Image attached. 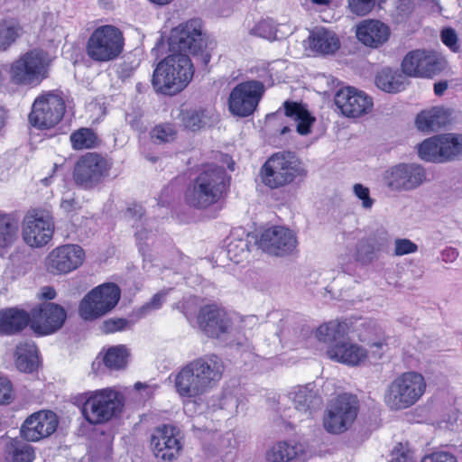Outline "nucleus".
<instances>
[{"label": "nucleus", "instance_id": "nucleus-12", "mask_svg": "<svg viewBox=\"0 0 462 462\" xmlns=\"http://www.w3.org/2000/svg\"><path fill=\"white\" fill-rule=\"evenodd\" d=\"M22 237L26 245L40 249L51 243L55 233V223L51 212L32 208L26 212L22 223Z\"/></svg>", "mask_w": 462, "mask_h": 462}, {"label": "nucleus", "instance_id": "nucleus-15", "mask_svg": "<svg viewBox=\"0 0 462 462\" xmlns=\"http://www.w3.org/2000/svg\"><path fill=\"white\" fill-rule=\"evenodd\" d=\"M418 155L430 162L453 161L462 155V136L444 134L430 137L418 145Z\"/></svg>", "mask_w": 462, "mask_h": 462}, {"label": "nucleus", "instance_id": "nucleus-2", "mask_svg": "<svg viewBox=\"0 0 462 462\" xmlns=\"http://www.w3.org/2000/svg\"><path fill=\"white\" fill-rule=\"evenodd\" d=\"M224 363L215 355H206L196 358L178 373L175 387L182 397H198L213 389L221 380Z\"/></svg>", "mask_w": 462, "mask_h": 462}, {"label": "nucleus", "instance_id": "nucleus-29", "mask_svg": "<svg viewBox=\"0 0 462 462\" xmlns=\"http://www.w3.org/2000/svg\"><path fill=\"white\" fill-rule=\"evenodd\" d=\"M391 35L390 27L375 19L361 21L356 29V39L365 47L377 49L383 45Z\"/></svg>", "mask_w": 462, "mask_h": 462}, {"label": "nucleus", "instance_id": "nucleus-59", "mask_svg": "<svg viewBox=\"0 0 462 462\" xmlns=\"http://www.w3.org/2000/svg\"><path fill=\"white\" fill-rule=\"evenodd\" d=\"M56 296L54 289L51 287H43L41 291V297L46 300H52Z\"/></svg>", "mask_w": 462, "mask_h": 462}, {"label": "nucleus", "instance_id": "nucleus-60", "mask_svg": "<svg viewBox=\"0 0 462 462\" xmlns=\"http://www.w3.org/2000/svg\"><path fill=\"white\" fill-rule=\"evenodd\" d=\"M448 88L447 81H439L434 84V93L437 96H441Z\"/></svg>", "mask_w": 462, "mask_h": 462}, {"label": "nucleus", "instance_id": "nucleus-16", "mask_svg": "<svg viewBox=\"0 0 462 462\" xmlns=\"http://www.w3.org/2000/svg\"><path fill=\"white\" fill-rule=\"evenodd\" d=\"M357 411L358 404L355 396L339 395L328 406L323 417V427L328 433L341 434L351 427Z\"/></svg>", "mask_w": 462, "mask_h": 462}, {"label": "nucleus", "instance_id": "nucleus-43", "mask_svg": "<svg viewBox=\"0 0 462 462\" xmlns=\"http://www.w3.org/2000/svg\"><path fill=\"white\" fill-rule=\"evenodd\" d=\"M151 140L155 144L173 142L177 137V130L171 123L156 125L150 132Z\"/></svg>", "mask_w": 462, "mask_h": 462}, {"label": "nucleus", "instance_id": "nucleus-35", "mask_svg": "<svg viewBox=\"0 0 462 462\" xmlns=\"http://www.w3.org/2000/svg\"><path fill=\"white\" fill-rule=\"evenodd\" d=\"M20 221L14 213H0V248L8 249L19 239Z\"/></svg>", "mask_w": 462, "mask_h": 462}, {"label": "nucleus", "instance_id": "nucleus-27", "mask_svg": "<svg viewBox=\"0 0 462 462\" xmlns=\"http://www.w3.org/2000/svg\"><path fill=\"white\" fill-rule=\"evenodd\" d=\"M286 399L293 405L294 415H298L300 420L301 417L310 418L312 411L321 405V399L312 383L293 387Z\"/></svg>", "mask_w": 462, "mask_h": 462}, {"label": "nucleus", "instance_id": "nucleus-41", "mask_svg": "<svg viewBox=\"0 0 462 462\" xmlns=\"http://www.w3.org/2000/svg\"><path fill=\"white\" fill-rule=\"evenodd\" d=\"M180 118L185 129L196 132L206 125L207 110L202 107H191L181 110Z\"/></svg>", "mask_w": 462, "mask_h": 462}, {"label": "nucleus", "instance_id": "nucleus-5", "mask_svg": "<svg viewBox=\"0 0 462 462\" xmlns=\"http://www.w3.org/2000/svg\"><path fill=\"white\" fill-rule=\"evenodd\" d=\"M171 50L177 53L190 54L208 66L211 60L208 38L199 18H191L172 28L169 37Z\"/></svg>", "mask_w": 462, "mask_h": 462}, {"label": "nucleus", "instance_id": "nucleus-62", "mask_svg": "<svg viewBox=\"0 0 462 462\" xmlns=\"http://www.w3.org/2000/svg\"><path fill=\"white\" fill-rule=\"evenodd\" d=\"M142 208L138 204H134L133 208H129L127 214L134 217V214L141 215Z\"/></svg>", "mask_w": 462, "mask_h": 462}, {"label": "nucleus", "instance_id": "nucleus-21", "mask_svg": "<svg viewBox=\"0 0 462 462\" xmlns=\"http://www.w3.org/2000/svg\"><path fill=\"white\" fill-rule=\"evenodd\" d=\"M197 323L199 328L210 337L224 338L233 331V322L229 315L216 305L200 308Z\"/></svg>", "mask_w": 462, "mask_h": 462}, {"label": "nucleus", "instance_id": "nucleus-18", "mask_svg": "<svg viewBox=\"0 0 462 462\" xmlns=\"http://www.w3.org/2000/svg\"><path fill=\"white\" fill-rule=\"evenodd\" d=\"M257 244L269 254L286 256L296 251L299 242L295 231L283 226H273L262 232Z\"/></svg>", "mask_w": 462, "mask_h": 462}, {"label": "nucleus", "instance_id": "nucleus-20", "mask_svg": "<svg viewBox=\"0 0 462 462\" xmlns=\"http://www.w3.org/2000/svg\"><path fill=\"white\" fill-rule=\"evenodd\" d=\"M401 66L405 76L413 78L431 79L443 69L441 59L435 52L425 50L409 51Z\"/></svg>", "mask_w": 462, "mask_h": 462}, {"label": "nucleus", "instance_id": "nucleus-42", "mask_svg": "<svg viewBox=\"0 0 462 462\" xmlns=\"http://www.w3.org/2000/svg\"><path fill=\"white\" fill-rule=\"evenodd\" d=\"M128 353L125 346H116L110 347L105 356L104 364L111 370H118L124 368L126 365Z\"/></svg>", "mask_w": 462, "mask_h": 462}, {"label": "nucleus", "instance_id": "nucleus-24", "mask_svg": "<svg viewBox=\"0 0 462 462\" xmlns=\"http://www.w3.org/2000/svg\"><path fill=\"white\" fill-rule=\"evenodd\" d=\"M66 317L61 306L45 302L32 311V328L40 334H51L62 327Z\"/></svg>", "mask_w": 462, "mask_h": 462}, {"label": "nucleus", "instance_id": "nucleus-23", "mask_svg": "<svg viewBox=\"0 0 462 462\" xmlns=\"http://www.w3.org/2000/svg\"><path fill=\"white\" fill-rule=\"evenodd\" d=\"M335 104L344 116L353 118L368 114L373 107L372 98L353 87L340 88L336 93Z\"/></svg>", "mask_w": 462, "mask_h": 462}, {"label": "nucleus", "instance_id": "nucleus-7", "mask_svg": "<svg viewBox=\"0 0 462 462\" xmlns=\"http://www.w3.org/2000/svg\"><path fill=\"white\" fill-rule=\"evenodd\" d=\"M427 383L418 372H405L394 378L387 386L383 401L391 411H402L417 403L424 395Z\"/></svg>", "mask_w": 462, "mask_h": 462}, {"label": "nucleus", "instance_id": "nucleus-64", "mask_svg": "<svg viewBox=\"0 0 462 462\" xmlns=\"http://www.w3.org/2000/svg\"><path fill=\"white\" fill-rule=\"evenodd\" d=\"M311 2L316 5H329L331 0H311Z\"/></svg>", "mask_w": 462, "mask_h": 462}, {"label": "nucleus", "instance_id": "nucleus-6", "mask_svg": "<svg viewBox=\"0 0 462 462\" xmlns=\"http://www.w3.org/2000/svg\"><path fill=\"white\" fill-rule=\"evenodd\" d=\"M306 175L307 171L301 160L290 151L273 153L260 170L262 181L271 189L284 187Z\"/></svg>", "mask_w": 462, "mask_h": 462}, {"label": "nucleus", "instance_id": "nucleus-1", "mask_svg": "<svg viewBox=\"0 0 462 462\" xmlns=\"http://www.w3.org/2000/svg\"><path fill=\"white\" fill-rule=\"evenodd\" d=\"M50 62L46 51L32 49L12 62L0 65V92L12 93L19 87H38L49 78Z\"/></svg>", "mask_w": 462, "mask_h": 462}, {"label": "nucleus", "instance_id": "nucleus-19", "mask_svg": "<svg viewBox=\"0 0 462 462\" xmlns=\"http://www.w3.org/2000/svg\"><path fill=\"white\" fill-rule=\"evenodd\" d=\"M85 258V251L80 245L66 244L53 248L47 254L44 264L52 274H67L79 268Z\"/></svg>", "mask_w": 462, "mask_h": 462}, {"label": "nucleus", "instance_id": "nucleus-39", "mask_svg": "<svg viewBox=\"0 0 462 462\" xmlns=\"http://www.w3.org/2000/svg\"><path fill=\"white\" fill-rule=\"evenodd\" d=\"M37 349L33 343L25 342L17 346L15 351V365L24 373L34 371L37 366Z\"/></svg>", "mask_w": 462, "mask_h": 462}, {"label": "nucleus", "instance_id": "nucleus-38", "mask_svg": "<svg viewBox=\"0 0 462 462\" xmlns=\"http://www.w3.org/2000/svg\"><path fill=\"white\" fill-rule=\"evenodd\" d=\"M7 462H32L34 459L32 447L20 439H9L5 442Z\"/></svg>", "mask_w": 462, "mask_h": 462}, {"label": "nucleus", "instance_id": "nucleus-45", "mask_svg": "<svg viewBox=\"0 0 462 462\" xmlns=\"http://www.w3.org/2000/svg\"><path fill=\"white\" fill-rule=\"evenodd\" d=\"M376 0H348L350 12L358 16L368 14L374 7Z\"/></svg>", "mask_w": 462, "mask_h": 462}, {"label": "nucleus", "instance_id": "nucleus-57", "mask_svg": "<svg viewBox=\"0 0 462 462\" xmlns=\"http://www.w3.org/2000/svg\"><path fill=\"white\" fill-rule=\"evenodd\" d=\"M134 389L140 392L141 398H149L153 393V389L151 386L139 382L134 384Z\"/></svg>", "mask_w": 462, "mask_h": 462}, {"label": "nucleus", "instance_id": "nucleus-36", "mask_svg": "<svg viewBox=\"0 0 462 462\" xmlns=\"http://www.w3.org/2000/svg\"><path fill=\"white\" fill-rule=\"evenodd\" d=\"M30 321L29 315L18 309L0 312V334H14L24 328Z\"/></svg>", "mask_w": 462, "mask_h": 462}, {"label": "nucleus", "instance_id": "nucleus-55", "mask_svg": "<svg viewBox=\"0 0 462 462\" xmlns=\"http://www.w3.org/2000/svg\"><path fill=\"white\" fill-rule=\"evenodd\" d=\"M385 347V343L383 340H378L370 345L371 356L374 359H378L382 356Z\"/></svg>", "mask_w": 462, "mask_h": 462}, {"label": "nucleus", "instance_id": "nucleus-56", "mask_svg": "<svg viewBox=\"0 0 462 462\" xmlns=\"http://www.w3.org/2000/svg\"><path fill=\"white\" fill-rule=\"evenodd\" d=\"M223 409H229L231 412L236 411L237 409V399L234 396H226L221 402Z\"/></svg>", "mask_w": 462, "mask_h": 462}, {"label": "nucleus", "instance_id": "nucleus-37", "mask_svg": "<svg viewBox=\"0 0 462 462\" xmlns=\"http://www.w3.org/2000/svg\"><path fill=\"white\" fill-rule=\"evenodd\" d=\"M71 148L75 151L91 150L100 146L102 140L90 127H79L69 135Z\"/></svg>", "mask_w": 462, "mask_h": 462}, {"label": "nucleus", "instance_id": "nucleus-44", "mask_svg": "<svg viewBox=\"0 0 462 462\" xmlns=\"http://www.w3.org/2000/svg\"><path fill=\"white\" fill-rule=\"evenodd\" d=\"M333 279L334 273L332 270H315L310 273L305 283L308 286L320 285L327 288L328 282Z\"/></svg>", "mask_w": 462, "mask_h": 462}, {"label": "nucleus", "instance_id": "nucleus-10", "mask_svg": "<svg viewBox=\"0 0 462 462\" xmlns=\"http://www.w3.org/2000/svg\"><path fill=\"white\" fill-rule=\"evenodd\" d=\"M66 102L61 90L43 91L34 99L28 120L38 130H50L63 118Z\"/></svg>", "mask_w": 462, "mask_h": 462}, {"label": "nucleus", "instance_id": "nucleus-28", "mask_svg": "<svg viewBox=\"0 0 462 462\" xmlns=\"http://www.w3.org/2000/svg\"><path fill=\"white\" fill-rule=\"evenodd\" d=\"M426 180L425 169L415 163H400L392 168L389 186L396 189H413Z\"/></svg>", "mask_w": 462, "mask_h": 462}, {"label": "nucleus", "instance_id": "nucleus-3", "mask_svg": "<svg viewBox=\"0 0 462 462\" xmlns=\"http://www.w3.org/2000/svg\"><path fill=\"white\" fill-rule=\"evenodd\" d=\"M347 333L346 322L333 320L320 325L316 331V337L328 345L326 354L329 359L348 366L361 365L367 360L368 352L360 345L348 340Z\"/></svg>", "mask_w": 462, "mask_h": 462}, {"label": "nucleus", "instance_id": "nucleus-58", "mask_svg": "<svg viewBox=\"0 0 462 462\" xmlns=\"http://www.w3.org/2000/svg\"><path fill=\"white\" fill-rule=\"evenodd\" d=\"M457 255L458 253L453 248H448L442 254L443 260L446 262H453L455 259H457Z\"/></svg>", "mask_w": 462, "mask_h": 462}, {"label": "nucleus", "instance_id": "nucleus-8", "mask_svg": "<svg viewBox=\"0 0 462 462\" xmlns=\"http://www.w3.org/2000/svg\"><path fill=\"white\" fill-rule=\"evenodd\" d=\"M230 182L231 177L223 167L204 164L189 189L199 202H218L227 196Z\"/></svg>", "mask_w": 462, "mask_h": 462}, {"label": "nucleus", "instance_id": "nucleus-61", "mask_svg": "<svg viewBox=\"0 0 462 462\" xmlns=\"http://www.w3.org/2000/svg\"><path fill=\"white\" fill-rule=\"evenodd\" d=\"M6 119V110L0 106V130L5 126Z\"/></svg>", "mask_w": 462, "mask_h": 462}, {"label": "nucleus", "instance_id": "nucleus-9", "mask_svg": "<svg viewBox=\"0 0 462 462\" xmlns=\"http://www.w3.org/2000/svg\"><path fill=\"white\" fill-rule=\"evenodd\" d=\"M123 32L112 24L97 26L89 35L86 51L97 62H108L117 59L124 51Z\"/></svg>", "mask_w": 462, "mask_h": 462}, {"label": "nucleus", "instance_id": "nucleus-4", "mask_svg": "<svg viewBox=\"0 0 462 462\" xmlns=\"http://www.w3.org/2000/svg\"><path fill=\"white\" fill-rule=\"evenodd\" d=\"M194 73L189 55L175 52L158 62L152 72V85L158 94L174 96L188 87Z\"/></svg>", "mask_w": 462, "mask_h": 462}, {"label": "nucleus", "instance_id": "nucleus-51", "mask_svg": "<svg viewBox=\"0 0 462 462\" xmlns=\"http://www.w3.org/2000/svg\"><path fill=\"white\" fill-rule=\"evenodd\" d=\"M420 462H457V459L449 452L436 451L424 456Z\"/></svg>", "mask_w": 462, "mask_h": 462}, {"label": "nucleus", "instance_id": "nucleus-25", "mask_svg": "<svg viewBox=\"0 0 462 462\" xmlns=\"http://www.w3.org/2000/svg\"><path fill=\"white\" fill-rule=\"evenodd\" d=\"M57 426L58 419L54 412L40 411L24 420L20 431L25 440L35 442L51 436Z\"/></svg>", "mask_w": 462, "mask_h": 462}, {"label": "nucleus", "instance_id": "nucleus-63", "mask_svg": "<svg viewBox=\"0 0 462 462\" xmlns=\"http://www.w3.org/2000/svg\"><path fill=\"white\" fill-rule=\"evenodd\" d=\"M148 1L153 5L163 6V5H167L171 4L174 0H148Z\"/></svg>", "mask_w": 462, "mask_h": 462}, {"label": "nucleus", "instance_id": "nucleus-17", "mask_svg": "<svg viewBox=\"0 0 462 462\" xmlns=\"http://www.w3.org/2000/svg\"><path fill=\"white\" fill-rule=\"evenodd\" d=\"M263 92L264 86L258 80H246L237 84L228 97L227 105L230 113L238 117L253 115Z\"/></svg>", "mask_w": 462, "mask_h": 462}, {"label": "nucleus", "instance_id": "nucleus-11", "mask_svg": "<svg viewBox=\"0 0 462 462\" xmlns=\"http://www.w3.org/2000/svg\"><path fill=\"white\" fill-rule=\"evenodd\" d=\"M123 406V396L114 389L105 388L88 393L82 414L90 424H103L118 415Z\"/></svg>", "mask_w": 462, "mask_h": 462}, {"label": "nucleus", "instance_id": "nucleus-50", "mask_svg": "<svg viewBox=\"0 0 462 462\" xmlns=\"http://www.w3.org/2000/svg\"><path fill=\"white\" fill-rule=\"evenodd\" d=\"M441 41L452 51H458L457 36L454 29L445 28L441 31Z\"/></svg>", "mask_w": 462, "mask_h": 462}, {"label": "nucleus", "instance_id": "nucleus-48", "mask_svg": "<svg viewBox=\"0 0 462 462\" xmlns=\"http://www.w3.org/2000/svg\"><path fill=\"white\" fill-rule=\"evenodd\" d=\"M128 325V321L125 319H109L105 320L100 328L104 333H115L125 329Z\"/></svg>", "mask_w": 462, "mask_h": 462}, {"label": "nucleus", "instance_id": "nucleus-22", "mask_svg": "<svg viewBox=\"0 0 462 462\" xmlns=\"http://www.w3.org/2000/svg\"><path fill=\"white\" fill-rule=\"evenodd\" d=\"M151 449L157 459L172 461L180 452L179 430L172 425L154 429L151 435Z\"/></svg>", "mask_w": 462, "mask_h": 462}, {"label": "nucleus", "instance_id": "nucleus-53", "mask_svg": "<svg viewBox=\"0 0 462 462\" xmlns=\"http://www.w3.org/2000/svg\"><path fill=\"white\" fill-rule=\"evenodd\" d=\"M167 291H162L158 293H156L152 300L143 306V310H158L162 307L165 297H166Z\"/></svg>", "mask_w": 462, "mask_h": 462}, {"label": "nucleus", "instance_id": "nucleus-33", "mask_svg": "<svg viewBox=\"0 0 462 462\" xmlns=\"http://www.w3.org/2000/svg\"><path fill=\"white\" fill-rule=\"evenodd\" d=\"M310 45L317 53L330 55L340 48V41L333 31L319 28L310 34Z\"/></svg>", "mask_w": 462, "mask_h": 462}, {"label": "nucleus", "instance_id": "nucleus-30", "mask_svg": "<svg viewBox=\"0 0 462 462\" xmlns=\"http://www.w3.org/2000/svg\"><path fill=\"white\" fill-rule=\"evenodd\" d=\"M284 115L297 122L296 131L300 135H307L311 132L315 117L301 103L286 100L283 102Z\"/></svg>", "mask_w": 462, "mask_h": 462}, {"label": "nucleus", "instance_id": "nucleus-32", "mask_svg": "<svg viewBox=\"0 0 462 462\" xmlns=\"http://www.w3.org/2000/svg\"><path fill=\"white\" fill-rule=\"evenodd\" d=\"M247 233L243 228L234 229L226 240V255L235 263L244 262L249 256Z\"/></svg>", "mask_w": 462, "mask_h": 462}, {"label": "nucleus", "instance_id": "nucleus-26", "mask_svg": "<svg viewBox=\"0 0 462 462\" xmlns=\"http://www.w3.org/2000/svg\"><path fill=\"white\" fill-rule=\"evenodd\" d=\"M311 457L309 445L295 439L281 440L265 453L266 462H302Z\"/></svg>", "mask_w": 462, "mask_h": 462}, {"label": "nucleus", "instance_id": "nucleus-52", "mask_svg": "<svg viewBox=\"0 0 462 462\" xmlns=\"http://www.w3.org/2000/svg\"><path fill=\"white\" fill-rule=\"evenodd\" d=\"M254 34L263 37L270 38L273 34V27L269 21L261 20L259 21L253 29Z\"/></svg>", "mask_w": 462, "mask_h": 462}, {"label": "nucleus", "instance_id": "nucleus-40", "mask_svg": "<svg viewBox=\"0 0 462 462\" xmlns=\"http://www.w3.org/2000/svg\"><path fill=\"white\" fill-rule=\"evenodd\" d=\"M23 33V28L15 18L0 21V51L8 50Z\"/></svg>", "mask_w": 462, "mask_h": 462}, {"label": "nucleus", "instance_id": "nucleus-54", "mask_svg": "<svg viewBox=\"0 0 462 462\" xmlns=\"http://www.w3.org/2000/svg\"><path fill=\"white\" fill-rule=\"evenodd\" d=\"M354 194L357 199H359L362 202H374L370 198V190L367 187L363 184L356 183L353 187Z\"/></svg>", "mask_w": 462, "mask_h": 462}, {"label": "nucleus", "instance_id": "nucleus-31", "mask_svg": "<svg viewBox=\"0 0 462 462\" xmlns=\"http://www.w3.org/2000/svg\"><path fill=\"white\" fill-rule=\"evenodd\" d=\"M450 122V113L440 107H433L419 113L415 119L417 128L421 132H434Z\"/></svg>", "mask_w": 462, "mask_h": 462}, {"label": "nucleus", "instance_id": "nucleus-47", "mask_svg": "<svg viewBox=\"0 0 462 462\" xmlns=\"http://www.w3.org/2000/svg\"><path fill=\"white\" fill-rule=\"evenodd\" d=\"M390 462H412L411 452L405 445L398 443L391 452Z\"/></svg>", "mask_w": 462, "mask_h": 462}, {"label": "nucleus", "instance_id": "nucleus-46", "mask_svg": "<svg viewBox=\"0 0 462 462\" xmlns=\"http://www.w3.org/2000/svg\"><path fill=\"white\" fill-rule=\"evenodd\" d=\"M418 245L407 238H397L394 240L393 253L397 256H402L417 252Z\"/></svg>", "mask_w": 462, "mask_h": 462}, {"label": "nucleus", "instance_id": "nucleus-14", "mask_svg": "<svg viewBox=\"0 0 462 462\" xmlns=\"http://www.w3.org/2000/svg\"><path fill=\"white\" fill-rule=\"evenodd\" d=\"M120 299V290L114 283H105L91 290L81 300L79 316L85 320L98 319L111 311Z\"/></svg>", "mask_w": 462, "mask_h": 462}, {"label": "nucleus", "instance_id": "nucleus-13", "mask_svg": "<svg viewBox=\"0 0 462 462\" xmlns=\"http://www.w3.org/2000/svg\"><path fill=\"white\" fill-rule=\"evenodd\" d=\"M112 165V162L102 153L86 152L75 163L73 180L78 186L92 189L108 178Z\"/></svg>", "mask_w": 462, "mask_h": 462}, {"label": "nucleus", "instance_id": "nucleus-34", "mask_svg": "<svg viewBox=\"0 0 462 462\" xmlns=\"http://www.w3.org/2000/svg\"><path fill=\"white\" fill-rule=\"evenodd\" d=\"M406 76L403 72L383 68L375 76V85L387 93H398L405 89Z\"/></svg>", "mask_w": 462, "mask_h": 462}, {"label": "nucleus", "instance_id": "nucleus-49", "mask_svg": "<svg viewBox=\"0 0 462 462\" xmlns=\"http://www.w3.org/2000/svg\"><path fill=\"white\" fill-rule=\"evenodd\" d=\"M14 399L13 386L9 379L0 377V404H8Z\"/></svg>", "mask_w": 462, "mask_h": 462}]
</instances>
